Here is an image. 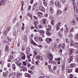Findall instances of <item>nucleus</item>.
I'll use <instances>...</instances> for the list:
<instances>
[{
  "instance_id": "obj_1",
  "label": "nucleus",
  "mask_w": 78,
  "mask_h": 78,
  "mask_svg": "<svg viewBox=\"0 0 78 78\" xmlns=\"http://www.w3.org/2000/svg\"><path fill=\"white\" fill-rule=\"evenodd\" d=\"M48 58L49 59V63H53V61H50L53 59V55L51 54L49 55L48 56Z\"/></svg>"
},
{
  "instance_id": "obj_2",
  "label": "nucleus",
  "mask_w": 78,
  "mask_h": 78,
  "mask_svg": "<svg viewBox=\"0 0 78 78\" xmlns=\"http://www.w3.org/2000/svg\"><path fill=\"white\" fill-rule=\"evenodd\" d=\"M20 57L22 59L25 60L26 56H25V54L24 53L21 52L20 53Z\"/></svg>"
},
{
  "instance_id": "obj_3",
  "label": "nucleus",
  "mask_w": 78,
  "mask_h": 78,
  "mask_svg": "<svg viewBox=\"0 0 78 78\" xmlns=\"http://www.w3.org/2000/svg\"><path fill=\"white\" fill-rule=\"evenodd\" d=\"M45 41H46L48 44H50V42L53 41V39H51V38H47L45 40Z\"/></svg>"
},
{
  "instance_id": "obj_4",
  "label": "nucleus",
  "mask_w": 78,
  "mask_h": 78,
  "mask_svg": "<svg viewBox=\"0 0 78 78\" xmlns=\"http://www.w3.org/2000/svg\"><path fill=\"white\" fill-rule=\"evenodd\" d=\"M61 23H60L57 24L56 25L57 31H58V30H59V29H60V27H61Z\"/></svg>"
},
{
  "instance_id": "obj_5",
  "label": "nucleus",
  "mask_w": 78,
  "mask_h": 78,
  "mask_svg": "<svg viewBox=\"0 0 78 78\" xmlns=\"http://www.w3.org/2000/svg\"><path fill=\"white\" fill-rule=\"evenodd\" d=\"M55 5L57 6H58V8H60L61 7V4L59 3V1H56L55 2Z\"/></svg>"
},
{
  "instance_id": "obj_6",
  "label": "nucleus",
  "mask_w": 78,
  "mask_h": 78,
  "mask_svg": "<svg viewBox=\"0 0 78 78\" xmlns=\"http://www.w3.org/2000/svg\"><path fill=\"white\" fill-rule=\"evenodd\" d=\"M69 57L68 62L70 63L71 61H73V55H69Z\"/></svg>"
},
{
  "instance_id": "obj_7",
  "label": "nucleus",
  "mask_w": 78,
  "mask_h": 78,
  "mask_svg": "<svg viewBox=\"0 0 78 78\" xmlns=\"http://www.w3.org/2000/svg\"><path fill=\"white\" fill-rule=\"evenodd\" d=\"M30 50L31 49H30V48L28 47L27 48L26 51L27 55H29V53H30Z\"/></svg>"
},
{
  "instance_id": "obj_8",
  "label": "nucleus",
  "mask_w": 78,
  "mask_h": 78,
  "mask_svg": "<svg viewBox=\"0 0 78 78\" xmlns=\"http://www.w3.org/2000/svg\"><path fill=\"white\" fill-rule=\"evenodd\" d=\"M42 22H43V25H44V26L45 27V28H47V27L45 26V25H46V23H47V19L43 18L42 20Z\"/></svg>"
},
{
  "instance_id": "obj_9",
  "label": "nucleus",
  "mask_w": 78,
  "mask_h": 78,
  "mask_svg": "<svg viewBox=\"0 0 78 78\" xmlns=\"http://www.w3.org/2000/svg\"><path fill=\"white\" fill-rule=\"evenodd\" d=\"M30 43L34 45H37V44H36V43H35V42H34V41H33V39H30Z\"/></svg>"
},
{
  "instance_id": "obj_10",
  "label": "nucleus",
  "mask_w": 78,
  "mask_h": 78,
  "mask_svg": "<svg viewBox=\"0 0 78 78\" xmlns=\"http://www.w3.org/2000/svg\"><path fill=\"white\" fill-rule=\"evenodd\" d=\"M65 32L66 33H69V28H68V27H67V26H66V25H65Z\"/></svg>"
},
{
  "instance_id": "obj_11",
  "label": "nucleus",
  "mask_w": 78,
  "mask_h": 78,
  "mask_svg": "<svg viewBox=\"0 0 78 78\" xmlns=\"http://www.w3.org/2000/svg\"><path fill=\"white\" fill-rule=\"evenodd\" d=\"M11 55L9 57V58L10 59H12L13 58V56H12V54H15V52L12 51L11 52Z\"/></svg>"
},
{
  "instance_id": "obj_12",
  "label": "nucleus",
  "mask_w": 78,
  "mask_h": 78,
  "mask_svg": "<svg viewBox=\"0 0 78 78\" xmlns=\"http://www.w3.org/2000/svg\"><path fill=\"white\" fill-rule=\"evenodd\" d=\"M50 12L52 14H53L54 13V10L52 7H50Z\"/></svg>"
},
{
  "instance_id": "obj_13",
  "label": "nucleus",
  "mask_w": 78,
  "mask_h": 78,
  "mask_svg": "<svg viewBox=\"0 0 78 78\" xmlns=\"http://www.w3.org/2000/svg\"><path fill=\"white\" fill-rule=\"evenodd\" d=\"M75 66H76V64L75 63H73L70 65V67L71 68H74L75 67Z\"/></svg>"
},
{
  "instance_id": "obj_14",
  "label": "nucleus",
  "mask_w": 78,
  "mask_h": 78,
  "mask_svg": "<svg viewBox=\"0 0 78 78\" xmlns=\"http://www.w3.org/2000/svg\"><path fill=\"white\" fill-rule=\"evenodd\" d=\"M16 75L17 78H19V77H20V76H22V73H18L16 74Z\"/></svg>"
},
{
  "instance_id": "obj_15",
  "label": "nucleus",
  "mask_w": 78,
  "mask_h": 78,
  "mask_svg": "<svg viewBox=\"0 0 78 78\" xmlns=\"http://www.w3.org/2000/svg\"><path fill=\"white\" fill-rule=\"evenodd\" d=\"M39 9L42 12H45V9L42 6L40 7L39 8Z\"/></svg>"
},
{
  "instance_id": "obj_16",
  "label": "nucleus",
  "mask_w": 78,
  "mask_h": 78,
  "mask_svg": "<svg viewBox=\"0 0 78 78\" xmlns=\"http://www.w3.org/2000/svg\"><path fill=\"white\" fill-rule=\"evenodd\" d=\"M62 13V11L61 10H58L57 12V15L58 16V15H60V14H61Z\"/></svg>"
},
{
  "instance_id": "obj_17",
  "label": "nucleus",
  "mask_w": 78,
  "mask_h": 78,
  "mask_svg": "<svg viewBox=\"0 0 78 78\" xmlns=\"http://www.w3.org/2000/svg\"><path fill=\"white\" fill-rule=\"evenodd\" d=\"M51 65H48V69L49 70V71L50 72H53V70L51 69Z\"/></svg>"
},
{
  "instance_id": "obj_18",
  "label": "nucleus",
  "mask_w": 78,
  "mask_h": 78,
  "mask_svg": "<svg viewBox=\"0 0 78 78\" xmlns=\"http://www.w3.org/2000/svg\"><path fill=\"white\" fill-rule=\"evenodd\" d=\"M29 18H28L29 20H32V16H31V13H29Z\"/></svg>"
},
{
  "instance_id": "obj_19",
  "label": "nucleus",
  "mask_w": 78,
  "mask_h": 78,
  "mask_svg": "<svg viewBox=\"0 0 78 78\" xmlns=\"http://www.w3.org/2000/svg\"><path fill=\"white\" fill-rule=\"evenodd\" d=\"M39 23V20H37L36 21H35L34 22V25H35V27H36V26L37 25H38V23Z\"/></svg>"
},
{
  "instance_id": "obj_20",
  "label": "nucleus",
  "mask_w": 78,
  "mask_h": 78,
  "mask_svg": "<svg viewBox=\"0 0 78 78\" xmlns=\"http://www.w3.org/2000/svg\"><path fill=\"white\" fill-rule=\"evenodd\" d=\"M6 3V1L3 0L2 1V5H5Z\"/></svg>"
},
{
  "instance_id": "obj_21",
  "label": "nucleus",
  "mask_w": 78,
  "mask_h": 78,
  "mask_svg": "<svg viewBox=\"0 0 78 78\" xmlns=\"http://www.w3.org/2000/svg\"><path fill=\"white\" fill-rule=\"evenodd\" d=\"M75 50L73 49H71L70 50V53L69 54V55H73V51Z\"/></svg>"
},
{
  "instance_id": "obj_22",
  "label": "nucleus",
  "mask_w": 78,
  "mask_h": 78,
  "mask_svg": "<svg viewBox=\"0 0 78 78\" xmlns=\"http://www.w3.org/2000/svg\"><path fill=\"white\" fill-rule=\"evenodd\" d=\"M73 46L75 48H78V43L77 42L73 44Z\"/></svg>"
},
{
  "instance_id": "obj_23",
  "label": "nucleus",
  "mask_w": 78,
  "mask_h": 78,
  "mask_svg": "<svg viewBox=\"0 0 78 78\" xmlns=\"http://www.w3.org/2000/svg\"><path fill=\"white\" fill-rule=\"evenodd\" d=\"M25 77H28V78H30V74L26 73L25 74Z\"/></svg>"
},
{
  "instance_id": "obj_24",
  "label": "nucleus",
  "mask_w": 78,
  "mask_h": 78,
  "mask_svg": "<svg viewBox=\"0 0 78 78\" xmlns=\"http://www.w3.org/2000/svg\"><path fill=\"white\" fill-rule=\"evenodd\" d=\"M25 48H26V46L25 45H23L22 46V51H25Z\"/></svg>"
},
{
  "instance_id": "obj_25",
  "label": "nucleus",
  "mask_w": 78,
  "mask_h": 78,
  "mask_svg": "<svg viewBox=\"0 0 78 78\" xmlns=\"http://www.w3.org/2000/svg\"><path fill=\"white\" fill-rule=\"evenodd\" d=\"M37 27L39 28H44V26L42 24L39 25L37 26Z\"/></svg>"
},
{
  "instance_id": "obj_26",
  "label": "nucleus",
  "mask_w": 78,
  "mask_h": 78,
  "mask_svg": "<svg viewBox=\"0 0 78 78\" xmlns=\"http://www.w3.org/2000/svg\"><path fill=\"white\" fill-rule=\"evenodd\" d=\"M5 50L7 52L9 51V47H8V46L6 45V46L5 47Z\"/></svg>"
},
{
  "instance_id": "obj_27",
  "label": "nucleus",
  "mask_w": 78,
  "mask_h": 78,
  "mask_svg": "<svg viewBox=\"0 0 78 78\" xmlns=\"http://www.w3.org/2000/svg\"><path fill=\"white\" fill-rule=\"evenodd\" d=\"M12 67L13 69V70H14L15 71V70H16V65H15V64H13L12 65Z\"/></svg>"
},
{
  "instance_id": "obj_28",
  "label": "nucleus",
  "mask_w": 78,
  "mask_h": 78,
  "mask_svg": "<svg viewBox=\"0 0 78 78\" xmlns=\"http://www.w3.org/2000/svg\"><path fill=\"white\" fill-rule=\"evenodd\" d=\"M46 33L48 36H49L51 35V33L50 32H48V31H46Z\"/></svg>"
},
{
  "instance_id": "obj_29",
  "label": "nucleus",
  "mask_w": 78,
  "mask_h": 78,
  "mask_svg": "<svg viewBox=\"0 0 78 78\" xmlns=\"http://www.w3.org/2000/svg\"><path fill=\"white\" fill-rule=\"evenodd\" d=\"M16 64L17 66H18V67H20V66H21V62H17Z\"/></svg>"
},
{
  "instance_id": "obj_30",
  "label": "nucleus",
  "mask_w": 78,
  "mask_h": 78,
  "mask_svg": "<svg viewBox=\"0 0 78 78\" xmlns=\"http://www.w3.org/2000/svg\"><path fill=\"white\" fill-rule=\"evenodd\" d=\"M3 75L4 77L7 78V76H8V74H6L5 73H4L3 74Z\"/></svg>"
},
{
  "instance_id": "obj_31",
  "label": "nucleus",
  "mask_w": 78,
  "mask_h": 78,
  "mask_svg": "<svg viewBox=\"0 0 78 78\" xmlns=\"http://www.w3.org/2000/svg\"><path fill=\"white\" fill-rule=\"evenodd\" d=\"M39 37H35L34 39L35 40V41H36V42H38V41H39Z\"/></svg>"
},
{
  "instance_id": "obj_32",
  "label": "nucleus",
  "mask_w": 78,
  "mask_h": 78,
  "mask_svg": "<svg viewBox=\"0 0 78 78\" xmlns=\"http://www.w3.org/2000/svg\"><path fill=\"white\" fill-rule=\"evenodd\" d=\"M8 32V30H6L4 32V34L5 36H6V35H7Z\"/></svg>"
},
{
  "instance_id": "obj_33",
  "label": "nucleus",
  "mask_w": 78,
  "mask_h": 78,
  "mask_svg": "<svg viewBox=\"0 0 78 78\" xmlns=\"http://www.w3.org/2000/svg\"><path fill=\"white\" fill-rule=\"evenodd\" d=\"M58 35L59 37H61V36H62V34L61 31H59L58 32Z\"/></svg>"
},
{
  "instance_id": "obj_34",
  "label": "nucleus",
  "mask_w": 78,
  "mask_h": 78,
  "mask_svg": "<svg viewBox=\"0 0 78 78\" xmlns=\"http://www.w3.org/2000/svg\"><path fill=\"white\" fill-rule=\"evenodd\" d=\"M19 67L21 71H22L23 70V69L24 68V66H19Z\"/></svg>"
},
{
  "instance_id": "obj_35",
  "label": "nucleus",
  "mask_w": 78,
  "mask_h": 78,
  "mask_svg": "<svg viewBox=\"0 0 78 78\" xmlns=\"http://www.w3.org/2000/svg\"><path fill=\"white\" fill-rule=\"evenodd\" d=\"M54 20L53 19L51 20V23L52 25H54Z\"/></svg>"
},
{
  "instance_id": "obj_36",
  "label": "nucleus",
  "mask_w": 78,
  "mask_h": 78,
  "mask_svg": "<svg viewBox=\"0 0 78 78\" xmlns=\"http://www.w3.org/2000/svg\"><path fill=\"white\" fill-rule=\"evenodd\" d=\"M70 39L71 40V41H72V38L73 37V35L72 34H71L69 35Z\"/></svg>"
},
{
  "instance_id": "obj_37",
  "label": "nucleus",
  "mask_w": 78,
  "mask_h": 78,
  "mask_svg": "<svg viewBox=\"0 0 78 78\" xmlns=\"http://www.w3.org/2000/svg\"><path fill=\"white\" fill-rule=\"evenodd\" d=\"M23 3H24V1L22 2H21V3L22 4V7L21 8V10L22 11H23V6L24 5V4H23Z\"/></svg>"
},
{
  "instance_id": "obj_38",
  "label": "nucleus",
  "mask_w": 78,
  "mask_h": 78,
  "mask_svg": "<svg viewBox=\"0 0 78 78\" xmlns=\"http://www.w3.org/2000/svg\"><path fill=\"white\" fill-rule=\"evenodd\" d=\"M57 69V66H55L53 68V72H56L55 70Z\"/></svg>"
},
{
  "instance_id": "obj_39",
  "label": "nucleus",
  "mask_w": 78,
  "mask_h": 78,
  "mask_svg": "<svg viewBox=\"0 0 78 78\" xmlns=\"http://www.w3.org/2000/svg\"><path fill=\"white\" fill-rule=\"evenodd\" d=\"M23 71L25 72H27V68L26 67H24V68H23Z\"/></svg>"
},
{
  "instance_id": "obj_40",
  "label": "nucleus",
  "mask_w": 78,
  "mask_h": 78,
  "mask_svg": "<svg viewBox=\"0 0 78 78\" xmlns=\"http://www.w3.org/2000/svg\"><path fill=\"white\" fill-rule=\"evenodd\" d=\"M39 62H40V61H39L37 60L35 62V64H36L37 65L38 64H39Z\"/></svg>"
},
{
  "instance_id": "obj_41",
  "label": "nucleus",
  "mask_w": 78,
  "mask_h": 78,
  "mask_svg": "<svg viewBox=\"0 0 78 78\" xmlns=\"http://www.w3.org/2000/svg\"><path fill=\"white\" fill-rule=\"evenodd\" d=\"M11 30V27H7L6 30H8V31H10Z\"/></svg>"
},
{
  "instance_id": "obj_42",
  "label": "nucleus",
  "mask_w": 78,
  "mask_h": 78,
  "mask_svg": "<svg viewBox=\"0 0 78 78\" xmlns=\"http://www.w3.org/2000/svg\"><path fill=\"white\" fill-rule=\"evenodd\" d=\"M70 24L71 25H75V21H73L71 22Z\"/></svg>"
},
{
  "instance_id": "obj_43",
  "label": "nucleus",
  "mask_w": 78,
  "mask_h": 78,
  "mask_svg": "<svg viewBox=\"0 0 78 78\" xmlns=\"http://www.w3.org/2000/svg\"><path fill=\"white\" fill-rule=\"evenodd\" d=\"M64 69H65V66H64V65H63L62 66V70H64Z\"/></svg>"
},
{
  "instance_id": "obj_44",
  "label": "nucleus",
  "mask_w": 78,
  "mask_h": 78,
  "mask_svg": "<svg viewBox=\"0 0 78 78\" xmlns=\"http://www.w3.org/2000/svg\"><path fill=\"white\" fill-rule=\"evenodd\" d=\"M38 15H41V16H42L43 15V13H42V12H38L37 13Z\"/></svg>"
},
{
  "instance_id": "obj_45",
  "label": "nucleus",
  "mask_w": 78,
  "mask_h": 78,
  "mask_svg": "<svg viewBox=\"0 0 78 78\" xmlns=\"http://www.w3.org/2000/svg\"><path fill=\"white\" fill-rule=\"evenodd\" d=\"M19 62V60H17V59H15V60H14V62H15V64H16Z\"/></svg>"
},
{
  "instance_id": "obj_46",
  "label": "nucleus",
  "mask_w": 78,
  "mask_h": 78,
  "mask_svg": "<svg viewBox=\"0 0 78 78\" xmlns=\"http://www.w3.org/2000/svg\"><path fill=\"white\" fill-rule=\"evenodd\" d=\"M39 41H41V42H43V39H42V37H39Z\"/></svg>"
},
{
  "instance_id": "obj_47",
  "label": "nucleus",
  "mask_w": 78,
  "mask_h": 78,
  "mask_svg": "<svg viewBox=\"0 0 78 78\" xmlns=\"http://www.w3.org/2000/svg\"><path fill=\"white\" fill-rule=\"evenodd\" d=\"M34 66H32L30 68V69H31V70H34Z\"/></svg>"
},
{
  "instance_id": "obj_48",
  "label": "nucleus",
  "mask_w": 78,
  "mask_h": 78,
  "mask_svg": "<svg viewBox=\"0 0 78 78\" xmlns=\"http://www.w3.org/2000/svg\"><path fill=\"white\" fill-rule=\"evenodd\" d=\"M50 3V5L51 6H52V5H53L54 4V2H53L51 1Z\"/></svg>"
},
{
  "instance_id": "obj_49",
  "label": "nucleus",
  "mask_w": 78,
  "mask_h": 78,
  "mask_svg": "<svg viewBox=\"0 0 78 78\" xmlns=\"http://www.w3.org/2000/svg\"><path fill=\"white\" fill-rule=\"evenodd\" d=\"M67 9H68V6H66L64 10L66 11Z\"/></svg>"
},
{
  "instance_id": "obj_50",
  "label": "nucleus",
  "mask_w": 78,
  "mask_h": 78,
  "mask_svg": "<svg viewBox=\"0 0 78 78\" xmlns=\"http://www.w3.org/2000/svg\"><path fill=\"white\" fill-rule=\"evenodd\" d=\"M55 41H56L57 42L59 43L60 42V40L59 38H57L55 39Z\"/></svg>"
},
{
  "instance_id": "obj_51",
  "label": "nucleus",
  "mask_w": 78,
  "mask_h": 78,
  "mask_svg": "<svg viewBox=\"0 0 78 78\" xmlns=\"http://www.w3.org/2000/svg\"><path fill=\"white\" fill-rule=\"evenodd\" d=\"M72 69H69L68 71V73H71L72 72Z\"/></svg>"
},
{
  "instance_id": "obj_52",
  "label": "nucleus",
  "mask_w": 78,
  "mask_h": 78,
  "mask_svg": "<svg viewBox=\"0 0 78 78\" xmlns=\"http://www.w3.org/2000/svg\"><path fill=\"white\" fill-rule=\"evenodd\" d=\"M23 62V66H27V63H26V62Z\"/></svg>"
},
{
  "instance_id": "obj_53",
  "label": "nucleus",
  "mask_w": 78,
  "mask_h": 78,
  "mask_svg": "<svg viewBox=\"0 0 78 78\" xmlns=\"http://www.w3.org/2000/svg\"><path fill=\"white\" fill-rule=\"evenodd\" d=\"M70 31H72V32H75V30L73 27L70 30Z\"/></svg>"
},
{
  "instance_id": "obj_54",
  "label": "nucleus",
  "mask_w": 78,
  "mask_h": 78,
  "mask_svg": "<svg viewBox=\"0 0 78 78\" xmlns=\"http://www.w3.org/2000/svg\"><path fill=\"white\" fill-rule=\"evenodd\" d=\"M73 5H74V6H76V3L75 2V0H73Z\"/></svg>"
},
{
  "instance_id": "obj_55",
  "label": "nucleus",
  "mask_w": 78,
  "mask_h": 78,
  "mask_svg": "<svg viewBox=\"0 0 78 78\" xmlns=\"http://www.w3.org/2000/svg\"><path fill=\"white\" fill-rule=\"evenodd\" d=\"M66 41L67 43H69V40L68 38H66Z\"/></svg>"
},
{
  "instance_id": "obj_56",
  "label": "nucleus",
  "mask_w": 78,
  "mask_h": 78,
  "mask_svg": "<svg viewBox=\"0 0 78 78\" xmlns=\"http://www.w3.org/2000/svg\"><path fill=\"white\" fill-rule=\"evenodd\" d=\"M36 8V6L34 5V6L32 8V10H33V11H34V9H35Z\"/></svg>"
},
{
  "instance_id": "obj_57",
  "label": "nucleus",
  "mask_w": 78,
  "mask_h": 78,
  "mask_svg": "<svg viewBox=\"0 0 78 78\" xmlns=\"http://www.w3.org/2000/svg\"><path fill=\"white\" fill-rule=\"evenodd\" d=\"M41 56L39 55H37V56H36V59H39L40 57Z\"/></svg>"
},
{
  "instance_id": "obj_58",
  "label": "nucleus",
  "mask_w": 78,
  "mask_h": 78,
  "mask_svg": "<svg viewBox=\"0 0 78 78\" xmlns=\"http://www.w3.org/2000/svg\"><path fill=\"white\" fill-rule=\"evenodd\" d=\"M47 30L48 31H50L51 30V29L49 28H48L47 29Z\"/></svg>"
},
{
  "instance_id": "obj_59",
  "label": "nucleus",
  "mask_w": 78,
  "mask_h": 78,
  "mask_svg": "<svg viewBox=\"0 0 78 78\" xmlns=\"http://www.w3.org/2000/svg\"><path fill=\"white\" fill-rule=\"evenodd\" d=\"M56 60H57V61H59L61 60V58H56Z\"/></svg>"
},
{
  "instance_id": "obj_60",
  "label": "nucleus",
  "mask_w": 78,
  "mask_h": 78,
  "mask_svg": "<svg viewBox=\"0 0 78 78\" xmlns=\"http://www.w3.org/2000/svg\"><path fill=\"white\" fill-rule=\"evenodd\" d=\"M16 19H17V18L15 17V18H14L13 21V22H14V23H15L16 22Z\"/></svg>"
},
{
  "instance_id": "obj_61",
  "label": "nucleus",
  "mask_w": 78,
  "mask_h": 78,
  "mask_svg": "<svg viewBox=\"0 0 78 78\" xmlns=\"http://www.w3.org/2000/svg\"><path fill=\"white\" fill-rule=\"evenodd\" d=\"M49 18L51 20H52V19H53V16L51 15L49 16Z\"/></svg>"
},
{
  "instance_id": "obj_62",
  "label": "nucleus",
  "mask_w": 78,
  "mask_h": 78,
  "mask_svg": "<svg viewBox=\"0 0 78 78\" xmlns=\"http://www.w3.org/2000/svg\"><path fill=\"white\" fill-rule=\"evenodd\" d=\"M76 57V58L77 59V60L76 61V62H77L78 63V55H77L76 56H75Z\"/></svg>"
},
{
  "instance_id": "obj_63",
  "label": "nucleus",
  "mask_w": 78,
  "mask_h": 78,
  "mask_svg": "<svg viewBox=\"0 0 78 78\" xmlns=\"http://www.w3.org/2000/svg\"><path fill=\"white\" fill-rule=\"evenodd\" d=\"M73 76L72 74H70V78H73Z\"/></svg>"
},
{
  "instance_id": "obj_64",
  "label": "nucleus",
  "mask_w": 78,
  "mask_h": 78,
  "mask_svg": "<svg viewBox=\"0 0 78 78\" xmlns=\"http://www.w3.org/2000/svg\"><path fill=\"white\" fill-rule=\"evenodd\" d=\"M44 16H45V17H48V14H47V13H45V14H44Z\"/></svg>"
}]
</instances>
